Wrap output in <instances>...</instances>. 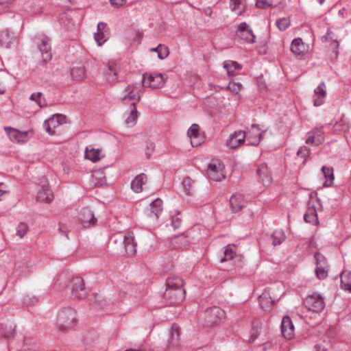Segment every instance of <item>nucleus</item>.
<instances>
[{
    "label": "nucleus",
    "mask_w": 351,
    "mask_h": 351,
    "mask_svg": "<svg viewBox=\"0 0 351 351\" xmlns=\"http://www.w3.org/2000/svg\"><path fill=\"white\" fill-rule=\"evenodd\" d=\"M117 73L118 71L117 66L115 64H109L108 71L106 73L108 80L110 82L115 81Z\"/></svg>",
    "instance_id": "42"
},
{
    "label": "nucleus",
    "mask_w": 351,
    "mask_h": 351,
    "mask_svg": "<svg viewBox=\"0 0 351 351\" xmlns=\"http://www.w3.org/2000/svg\"><path fill=\"white\" fill-rule=\"evenodd\" d=\"M308 134L309 135L306 139V143L307 144L318 145L324 141V137H316L315 134H310V132Z\"/></svg>",
    "instance_id": "46"
},
{
    "label": "nucleus",
    "mask_w": 351,
    "mask_h": 351,
    "mask_svg": "<svg viewBox=\"0 0 351 351\" xmlns=\"http://www.w3.org/2000/svg\"><path fill=\"white\" fill-rule=\"evenodd\" d=\"M258 302L260 306L265 311H268L271 308L274 303V300L271 298L270 289L265 290L259 296Z\"/></svg>",
    "instance_id": "23"
},
{
    "label": "nucleus",
    "mask_w": 351,
    "mask_h": 351,
    "mask_svg": "<svg viewBox=\"0 0 351 351\" xmlns=\"http://www.w3.org/2000/svg\"><path fill=\"white\" fill-rule=\"evenodd\" d=\"M199 125L197 124L193 123L188 130L187 134L191 139V143L193 147H196L199 145V143L195 142L194 141V139L199 136Z\"/></svg>",
    "instance_id": "33"
},
{
    "label": "nucleus",
    "mask_w": 351,
    "mask_h": 351,
    "mask_svg": "<svg viewBox=\"0 0 351 351\" xmlns=\"http://www.w3.org/2000/svg\"><path fill=\"white\" fill-rule=\"evenodd\" d=\"M304 219L306 222L313 223L317 221V215L315 206L308 204V207L306 213L304 215Z\"/></svg>",
    "instance_id": "29"
},
{
    "label": "nucleus",
    "mask_w": 351,
    "mask_h": 351,
    "mask_svg": "<svg viewBox=\"0 0 351 351\" xmlns=\"http://www.w3.org/2000/svg\"><path fill=\"white\" fill-rule=\"evenodd\" d=\"M245 138L246 134L244 131L234 132L228 138L226 145L230 149H235L244 143Z\"/></svg>",
    "instance_id": "12"
},
{
    "label": "nucleus",
    "mask_w": 351,
    "mask_h": 351,
    "mask_svg": "<svg viewBox=\"0 0 351 351\" xmlns=\"http://www.w3.org/2000/svg\"><path fill=\"white\" fill-rule=\"evenodd\" d=\"M112 5L115 7L122 6L126 1V0H110Z\"/></svg>",
    "instance_id": "56"
},
{
    "label": "nucleus",
    "mask_w": 351,
    "mask_h": 351,
    "mask_svg": "<svg viewBox=\"0 0 351 351\" xmlns=\"http://www.w3.org/2000/svg\"><path fill=\"white\" fill-rule=\"evenodd\" d=\"M5 130L9 136L10 139L13 142L24 143L29 138L27 132H21L10 127H5Z\"/></svg>",
    "instance_id": "13"
},
{
    "label": "nucleus",
    "mask_w": 351,
    "mask_h": 351,
    "mask_svg": "<svg viewBox=\"0 0 351 351\" xmlns=\"http://www.w3.org/2000/svg\"><path fill=\"white\" fill-rule=\"evenodd\" d=\"M309 154V149L307 147L303 146L299 149L297 152V155L300 156L303 158H306Z\"/></svg>",
    "instance_id": "52"
},
{
    "label": "nucleus",
    "mask_w": 351,
    "mask_h": 351,
    "mask_svg": "<svg viewBox=\"0 0 351 351\" xmlns=\"http://www.w3.org/2000/svg\"><path fill=\"white\" fill-rule=\"evenodd\" d=\"M11 1V0H0V4L4 5L9 3Z\"/></svg>",
    "instance_id": "63"
},
{
    "label": "nucleus",
    "mask_w": 351,
    "mask_h": 351,
    "mask_svg": "<svg viewBox=\"0 0 351 351\" xmlns=\"http://www.w3.org/2000/svg\"><path fill=\"white\" fill-rule=\"evenodd\" d=\"M234 254L235 252L233 251L232 249L230 248V245H228L223 252V255L221 258L220 262L223 263L232 260Z\"/></svg>",
    "instance_id": "45"
},
{
    "label": "nucleus",
    "mask_w": 351,
    "mask_h": 351,
    "mask_svg": "<svg viewBox=\"0 0 351 351\" xmlns=\"http://www.w3.org/2000/svg\"><path fill=\"white\" fill-rule=\"evenodd\" d=\"M103 172L101 171H96L94 172L93 177L97 179H101Z\"/></svg>",
    "instance_id": "59"
},
{
    "label": "nucleus",
    "mask_w": 351,
    "mask_h": 351,
    "mask_svg": "<svg viewBox=\"0 0 351 351\" xmlns=\"http://www.w3.org/2000/svg\"><path fill=\"white\" fill-rule=\"evenodd\" d=\"M78 217L79 220L85 228L95 225L97 221L92 211L88 207H83L79 210Z\"/></svg>",
    "instance_id": "10"
},
{
    "label": "nucleus",
    "mask_w": 351,
    "mask_h": 351,
    "mask_svg": "<svg viewBox=\"0 0 351 351\" xmlns=\"http://www.w3.org/2000/svg\"><path fill=\"white\" fill-rule=\"evenodd\" d=\"M28 226L23 222H21L16 229V235L23 238L28 231Z\"/></svg>",
    "instance_id": "49"
},
{
    "label": "nucleus",
    "mask_w": 351,
    "mask_h": 351,
    "mask_svg": "<svg viewBox=\"0 0 351 351\" xmlns=\"http://www.w3.org/2000/svg\"><path fill=\"white\" fill-rule=\"evenodd\" d=\"M276 24L280 31H284L290 25V21L289 19L282 18L277 20Z\"/></svg>",
    "instance_id": "50"
},
{
    "label": "nucleus",
    "mask_w": 351,
    "mask_h": 351,
    "mask_svg": "<svg viewBox=\"0 0 351 351\" xmlns=\"http://www.w3.org/2000/svg\"><path fill=\"white\" fill-rule=\"evenodd\" d=\"M132 106V108L131 110L130 114L125 119V123L127 124L133 123L138 117V111L136 110V103L133 102Z\"/></svg>",
    "instance_id": "47"
},
{
    "label": "nucleus",
    "mask_w": 351,
    "mask_h": 351,
    "mask_svg": "<svg viewBox=\"0 0 351 351\" xmlns=\"http://www.w3.org/2000/svg\"><path fill=\"white\" fill-rule=\"evenodd\" d=\"M37 104L40 108L45 107L47 106L45 100H41L40 99L37 101Z\"/></svg>",
    "instance_id": "60"
},
{
    "label": "nucleus",
    "mask_w": 351,
    "mask_h": 351,
    "mask_svg": "<svg viewBox=\"0 0 351 351\" xmlns=\"http://www.w3.org/2000/svg\"><path fill=\"white\" fill-rule=\"evenodd\" d=\"M94 38L98 46H101L108 40V31L106 23L104 22L98 23L97 32L95 33Z\"/></svg>",
    "instance_id": "15"
},
{
    "label": "nucleus",
    "mask_w": 351,
    "mask_h": 351,
    "mask_svg": "<svg viewBox=\"0 0 351 351\" xmlns=\"http://www.w3.org/2000/svg\"><path fill=\"white\" fill-rule=\"evenodd\" d=\"M193 233V230L188 231L186 234L176 236L171 240V245L174 249L186 248L191 242L190 239Z\"/></svg>",
    "instance_id": "9"
},
{
    "label": "nucleus",
    "mask_w": 351,
    "mask_h": 351,
    "mask_svg": "<svg viewBox=\"0 0 351 351\" xmlns=\"http://www.w3.org/2000/svg\"><path fill=\"white\" fill-rule=\"evenodd\" d=\"M72 296L77 299L84 298L86 292L84 287V281L81 277H76L72 280Z\"/></svg>",
    "instance_id": "11"
},
{
    "label": "nucleus",
    "mask_w": 351,
    "mask_h": 351,
    "mask_svg": "<svg viewBox=\"0 0 351 351\" xmlns=\"http://www.w3.org/2000/svg\"><path fill=\"white\" fill-rule=\"evenodd\" d=\"M4 93H5V90L0 88V94H3Z\"/></svg>",
    "instance_id": "64"
},
{
    "label": "nucleus",
    "mask_w": 351,
    "mask_h": 351,
    "mask_svg": "<svg viewBox=\"0 0 351 351\" xmlns=\"http://www.w3.org/2000/svg\"><path fill=\"white\" fill-rule=\"evenodd\" d=\"M206 175L208 179L215 182H220L225 178V176L223 173V167L220 162L217 164L210 163L208 165Z\"/></svg>",
    "instance_id": "8"
},
{
    "label": "nucleus",
    "mask_w": 351,
    "mask_h": 351,
    "mask_svg": "<svg viewBox=\"0 0 351 351\" xmlns=\"http://www.w3.org/2000/svg\"><path fill=\"white\" fill-rule=\"evenodd\" d=\"M322 40L325 43L326 47L332 52V58H337L339 54V43L336 35L330 31H328L326 34L322 37Z\"/></svg>",
    "instance_id": "6"
},
{
    "label": "nucleus",
    "mask_w": 351,
    "mask_h": 351,
    "mask_svg": "<svg viewBox=\"0 0 351 351\" xmlns=\"http://www.w3.org/2000/svg\"><path fill=\"white\" fill-rule=\"evenodd\" d=\"M166 290L163 298L169 305H177L185 298V290L183 289V280L179 277H170L166 280Z\"/></svg>",
    "instance_id": "1"
},
{
    "label": "nucleus",
    "mask_w": 351,
    "mask_h": 351,
    "mask_svg": "<svg viewBox=\"0 0 351 351\" xmlns=\"http://www.w3.org/2000/svg\"><path fill=\"white\" fill-rule=\"evenodd\" d=\"M315 348L316 351H326V348H322L319 345H316L315 346Z\"/></svg>",
    "instance_id": "62"
},
{
    "label": "nucleus",
    "mask_w": 351,
    "mask_h": 351,
    "mask_svg": "<svg viewBox=\"0 0 351 351\" xmlns=\"http://www.w3.org/2000/svg\"><path fill=\"white\" fill-rule=\"evenodd\" d=\"M136 84H130L127 86L125 88V91H127L128 93V95H125L122 99L125 100L126 99H134L139 101L141 98V94L140 92H138L136 93H134L135 88H136Z\"/></svg>",
    "instance_id": "31"
},
{
    "label": "nucleus",
    "mask_w": 351,
    "mask_h": 351,
    "mask_svg": "<svg viewBox=\"0 0 351 351\" xmlns=\"http://www.w3.org/2000/svg\"><path fill=\"white\" fill-rule=\"evenodd\" d=\"M328 265L317 266L315 274L319 279H324L328 276Z\"/></svg>",
    "instance_id": "43"
},
{
    "label": "nucleus",
    "mask_w": 351,
    "mask_h": 351,
    "mask_svg": "<svg viewBox=\"0 0 351 351\" xmlns=\"http://www.w3.org/2000/svg\"><path fill=\"white\" fill-rule=\"evenodd\" d=\"M230 205L232 211L237 213L246 206V201L242 194L235 193L230 199Z\"/></svg>",
    "instance_id": "16"
},
{
    "label": "nucleus",
    "mask_w": 351,
    "mask_h": 351,
    "mask_svg": "<svg viewBox=\"0 0 351 351\" xmlns=\"http://www.w3.org/2000/svg\"><path fill=\"white\" fill-rule=\"evenodd\" d=\"M325 89L326 86L324 82L320 83L319 86L315 89L314 92L317 98L314 99V106H319L324 104V99L326 96V92Z\"/></svg>",
    "instance_id": "26"
},
{
    "label": "nucleus",
    "mask_w": 351,
    "mask_h": 351,
    "mask_svg": "<svg viewBox=\"0 0 351 351\" xmlns=\"http://www.w3.org/2000/svg\"><path fill=\"white\" fill-rule=\"evenodd\" d=\"M147 177L145 173H140L136 176L131 182V189L135 193H140L143 191V186L145 184Z\"/></svg>",
    "instance_id": "24"
},
{
    "label": "nucleus",
    "mask_w": 351,
    "mask_h": 351,
    "mask_svg": "<svg viewBox=\"0 0 351 351\" xmlns=\"http://www.w3.org/2000/svg\"><path fill=\"white\" fill-rule=\"evenodd\" d=\"M271 3L267 0H256V5L260 8H266L269 7Z\"/></svg>",
    "instance_id": "53"
},
{
    "label": "nucleus",
    "mask_w": 351,
    "mask_h": 351,
    "mask_svg": "<svg viewBox=\"0 0 351 351\" xmlns=\"http://www.w3.org/2000/svg\"><path fill=\"white\" fill-rule=\"evenodd\" d=\"M53 199V195L48 185L42 186L38 192L36 200L38 202L49 204Z\"/></svg>",
    "instance_id": "22"
},
{
    "label": "nucleus",
    "mask_w": 351,
    "mask_h": 351,
    "mask_svg": "<svg viewBox=\"0 0 351 351\" xmlns=\"http://www.w3.org/2000/svg\"><path fill=\"white\" fill-rule=\"evenodd\" d=\"M41 95H42V93H40V92L33 93L31 95L29 99L31 100L36 101L37 102V101H38L40 99V97H41Z\"/></svg>",
    "instance_id": "57"
},
{
    "label": "nucleus",
    "mask_w": 351,
    "mask_h": 351,
    "mask_svg": "<svg viewBox=\"0 0 351 351\" xmlns=\"http://www.w3.org/2000/svg\"><path fill=\"white\" fill-rule=\"evenodd\" d=\"M171 226L174 230L178 229L181 223H182V218L180 217V213H177L176 211L174 213L171 214Z\"/></svg>",
    "instance_id": "44"
},
{
    "label": "nucleus",
    "mask_w": 351,
    "mask_h": 351,
    "mask_svg": "<svg viewBox=\"0 0 351 351\" xmlns=\"http://www.w3.org/2000/svg\"><path fill=\"white\" fill-rule=\"evenodd\" d=\"M204 315L207 326H211L225 318V312L218 306H213L206 309Z\"/></svg>",
    "instance_id": "5"
},
{
    "label": "nucleus",
    "mask_w": 351,
    "mask_h": 351,
    "mask_svg": "<svg viewBox=\"0 0 351 351\" xmlns=\"http://www.w3.org/2000/svg\"><path fill=\"white\" fill-rule=\"evenodd\" d=\"M257 175L265 186H269L272 182V177L266 163H262L257 169Z\"/></svg>",
    "instance_id": "17"
},
{
    "label": "nucleus",
    "mask_w": 351,
    "mask_h": 351,
    "mask_svg": "<svg viewBox=\"0 0 351 351\" xmlns=\"http://www.w3.org/2000/svg\"><path fill=\"white\" fill-rule=\"evenodd\" d=\"M241 84L234 82H230L226 87L227 90L232 92L234 94H238L241 91Z\"/></svg>",
    "instance_id": "48"
},
{
    "label": "nucleus",
    "mask_w": 351,
    "mask_h": 351,
    "mask_svg": "<svg viewBox=\"0 0 351 351\" xmlns=\"http://www.w3.org/2000/svg\"><path fill=\"white\" fill-rule=\"evenodd\" d=\"M305 49L304 44L301 38H298L292 41L291 50L296 56H301Z\"/></svg>",
    "instance_id": "28"
},
{
    "label": "nucleus",
    "mask_w": 351,
    "mask_h": 351,
    "mask_svg": "<svg viewBox=\"0 0 351 351\" xmlns=\"http://www.w3.org/2000/svg\"><path fill=\"white\" fill-rule=\"evenodd\" d=\"M310 134H315L316 137H323L324 132L320 129H315L313 131L311 132Z\"/></svg>",
    "instance_id": "58"
},
{
    "label": "nucleus",
    "mask_w": 351,
    "mask_h": 351,
    "mask_svg": "<svg viewBox=\"0 0 351 351\" xmlns=\"http://www.w3.org/2000/svg\"><path fill=\"white\" fill-rule=\"evenodd\" d=\"M260 332L261 323L259 322H252V326L250 330V337L248 339V343H252L259 336Z\"/></svg>",
    "instance_id": "35"
},
{
    "label": "nucleus",
    "mask_w": 351,
    "mask_h": 351,
    "mask_svg": "<svg viewBox=\"0 0 351 351\" xmlns=\"http://www.w3.org/2000/svg\"><path fill=\"white\" fill-rule=\"evenodd\" d=\"M150 51L157 52L158 57L160 60H163L167 58L169 53L168 47L161 44H159L155 48H152Z\"/></svg>",
    "instance_id": "39"
},
{
    "label": "nucleus",
    "mask_w": 351,
    "mask_h": 351,
    "mask_svg": "<svg viewBox=\"0 0 351 351\" xmlns=\"http://www.w3.org/2000/svg\"><path fill=\"white\" fill-rule=\"evenodd\" d=\"M166 79L161 73H145L143 75L142 86L151 88H160L165 84Z\"/></svg>",
    "instance_id": "3"
},
{
    "label": "nucleus",
    "mask_w": 351,
    "mask_h": 351,
    "mask_svg": "<svg viewBox=\"0 0 351 351\" xmlns=\"http://www.w3.org/2000/svg\"><path fill=\"white\" fill-rule=\"evenodd\" d=\"M58 230L60 233L64 234L67 239H69L68 230L66 227L61 223H59Z\"/></svg>",
    "instance_id": "55"
},
{
    "label": "nucleus",
    "mask_w": 351,
    "mask_h": 351,
    "mask_svg": "<svg viewBox=\"0 0 351 351\" xmlns=\"http://www.w3.org/2000/svg\"><path fill=\"white\" fill-rule=\"evenodd\" d=\"M179 327L176 324H173L170 330H169V342L173 346H175L178 343L179 340Z\"/></svg>",
    "instance_id": "37"
},
{
    "label": "nucleus",
    "mask_w": 351,
    "mask_h": 351,
    "mask_svg": "<svg viewBox=\"0 0 351 351\" xmlns=\"http://www.w3.org/2000/svg\"><path fill=\"white\" fill-rule=\"evenodd\" d=\"M237 36L248 43H254L256 42V36L252 29L246 23H241L239 25Z\"/></svg>",
    "instance_id": "7"
},
{
    "label": "nucleus",
    "mask_w": 351,
    "mask_h": 351,
    "mask_svg": "<svg viewBox=\"0 0 351 351\" xmlns=\"http://www.w3.org/2000/svg\"><path fill=\"white\" fill-rule=\"evenodd\" d=\"M322 171L324 175L326 180L324 183V186H330L333 184L335 179L333 169L332 167H322Z\"/></svg>",
    "instance_id": "32"
},
{
    "label": "nucleus",
    "mask_w": 351,
    "mask_h": 351,
    "mask_svg": "<svg viewBox=\"0 0 351 351\" xmlns=\"http://www.w3.org/2000/svg\"><path fill=\"white\" fill-rule=\"evenodd\" d=\"M63 117L62 115H53L52 117L46 120L44 123V127L49 134L55 133L54 130L62 123Z\"/></svg>",
    "instance_id": "21"
},
{
    "label": "nucleus",
    "mask_w": 351,
    "mask_h": 351,
    "mask_svg": "<svg viewBox=\"0 0 351 351\" xmlns=\"http://www.w3.org/2000/svg\"><path fill=\"white\" fill-rule=\"evenodd\" d=\"M272 245L276 246L280 245L286 239L285 232L282 230H276L272 235Z\"/></svg>",
    "instance_id": "34"
},
{
    "label": "nucleus",
    "mask_w": 351,
    "mask_h": 351,
    "mask_svg": "<svg viewBox=\"0 0 351 351\" xmlns=\"http://www.w3.org/2000/svg\"><path fill=\"white\" fill-rule=\"evenodd\" d=\"M125 351H151L150 349H145L143 348H141L138 349H128Z\"/></svg>",
    "instance_id": "61"
},
{
    "label": "nucleus",
    "mask_w": 351,
    "mask_h": 351,
    "mask_svg": "<svg viewBox=\"0 0 351 351\" xmlns=\"http://www.w3.org/2000/svg\"><path fill=\"white\" fill-rule=\"evenodd\" d=\"M77 323L76 311L71 308L60 310L57 316L56 324L60 331L66 332L72 329Z\"/></svg>",
    "instance_id": "2"
},
{
    "label": "nucleus",
    "mask_w": 351,
    "mask_h": 351,
    "mask_svg": "<svg viewBox=\"0 0 351 351\" xmlns=\"http://www.w3.org/2000/svg\"><path fill=\"white\" fill-rule=\"evenodd\" d=\"M14 329L10 326L3 332V335L6 338H10L12 336Z\"/></svg>",
    "instance_id": "54"
},
{
    "label": "nucleus",
    "mask_w": 351,
    "mask_h": 351,
    "mask_svg": "<svg viewBox=\"0 0 351 351\" xmlns=\"http://www.w3.org/2000/svg\"><path fill=\"white\" fill-rule=\"evenodd\" d=\"M304 304L308 311L315 313L322 311L325 306L323 298L316 293L307 296L304 301Z\"/></svg>",
    "instance_id": "4"
},
{
    "label": "nucleus",
    "mask_w": 351,
    "mask_h": 351,
    "mask_svg": "<svg viewBox=\"0 0 351 351\" xmlns=\"http://www.w3.org/2000/svg\"><path fill=\"white\" fill-rule=\"evenodd\" d=\"M314 257H315V261H316L317 266L326 265H327L326 258L322 254H320L319 252H317V253L315 254Z\"/></svg>",
    "instance_id": "51"
},
{
    "label": "nucleus",
    "mask_w": 351,
    "mask_h": 351,
    "mask_svg": "<svg viewBox=\"0 0 351 351\" xmlns=\"http://www.w3.org/2000/svg\"><path fill=\"white\" fill-rule=\"evenodd\" d=\"M120 241L123 244L125 251L128 254L132 255L136 252V243L134 237L128 233L120 238Z\"/></svg>",
    "instance_id": "19"
},
{
    "label": "nucleus",
    "mask_w": 351,
    "mask_h": 351,
    "mask_svg": "<svg viewBox=\"0 0 351 351\" xmlns=\"http://www.w3.org/2000/svg\"><path fill=\"white\" fill-rule=\"evenodd\" d=\"M38 47L41 53L42 56V63L43 64H46L48 61H49L52 58V54L51 51V46L49 44V42L46 39H42L40 40V43L38 44Z\"/></svg>",
    "instance_id": "20"
},
{
    "label": "nucleus",
    "mask_w": 351,
    "mask_h": 351,
    "mask_svg": "<svg viewBox=\"0 0 351 351\" xmlns=\"http://www.w3.org/2000/svg\"><path fill=\"white\" fill-rule=\"evenodd\" d=\"M281 332L285 338L290 339L294 335V326L289 316H285L281 322Z\"/></svg>",
    "instance_id": "18"
},
{
    "label": "nucleus",
    "mask_w": 351,
    "mask_h": 351,
    "mask_svg": "<svg viewBox=\"0 0 351 351\" xmlns=\"http://www.w3.org/2000/svg\"><path fill=\"white\" fill-rule=\"evenodd\" d=\"M101 150L99 149H88L86 148L85 151V158L94 162H97L102 158Z\"/></svg>",
    "instance_id": "30"
},
{
    "label": "nucleus",
    "mask_w": 351,
    "mask_h": 351,
    "mask_svg": "<svg viewBox=\"0 0 351 351\" xmlns=\"http://www.w3.org/2000/svg\"><path fill=\"white\" fill-rule=\"evenodd\" d=\"M264 133L265 131H261L258 125L253 124L246 134V137L251 145H258L260 143Z\"/></svg>",
    "instance_id": "14"
},
{
    "label": "nucleus",
    "mask_w": 351,
    "mask_h": 351,
    "mask_svg": "<svg viewBox=\"0 0 351 351\" xmlns=\"http://www.w3.org/2000/svg\"><path fill=\"white\" fill-rule=\"evenodd\" d=\"M193 182V181L189 177H186L182 180L181 185L183 189V193L185 195H188L191 194V190L192 188Z\"/></svg>",
    "instance_id": "41"
},
{
    "label": "nucleus",
    "mask_w": 351,
    "mask_h": 351,
    "mask_svg": "<svg viewBox=\"0 0 351 351\" xmlns=\"http://www.w3.org/2000/svg\"><path fill=\"white\" fill-rule=\"evenodd\" d=\"M335 131L346 132L349 129V123L343 117L337 121L334 125Z\"/></svg>",
    "instance_id": "40"
},
{
    "label": "nucleus",
    "mask_w": 351,
    "mask_h": 351,
    "mask_svg": "<svg viewBox=\"0 0 351 351\" xmlns=\"http://www.w3.org/2000/svg\"><path fill=\"white\" fill-rule=\"evenodd\" d=\"M162 201L158 198L154 200L150 204L151 212L158 218L162 211Z\"/></svg>",
    "instance_id": "38"
},
{
    "label": "nucleus",
    "mask_w": 351,
    "mask_h": 351,
    "mask_svg": "<svg viewBox=\"0 0 351 351\" xmlns=\"http://www.w3.org/2000/svg\"><path fill=\"white\" fill-rule=\"evenodd\" d=\"M341 287L351 293V271H343L341 274Z\"/></svg>",
    "instance_id": "27"
},
{
    "label": "nucleus",
    "mask_w": 351,
    "mask_h": 351,
    "mask_svg": "<svg viewBox=\"0 0 351 351\" xmlns=\"http://www.w3.org/2000/svg\"><path fill=\"white\" fill-rule=\"evenodd\" d=\"M71 77L76 81H81L86 77V69L81 63L75 64L71 71Z\"/></svg>",
    "instance_id": "25"
},
{
    "label": "nucleus",
    "mask_w": 351,
    "mask_h": 351,
    "mask_svg": "<svg viewBox=\"0 0 351 351\" xmlns=\"http://www.w3.org/2000/svg\"><path fill=\"white\" fill-rule=\"evenodd\" d=\"M223 67L226 69L229 76H234L235 75L234 71L240 70L241 65L235 61H227L224 63Z\"/></svg>",
    "instance_id": "36"
}]
</instances>
